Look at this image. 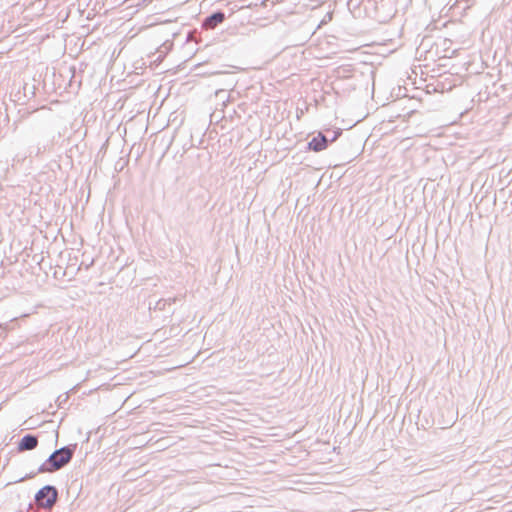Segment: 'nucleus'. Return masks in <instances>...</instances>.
<instances>
[{
	"label": "nucleus",
	"mask_w": 512,
	"mask_h": 512,
	"mask_svg": "<svg viewBox=\"0 0 512 512\" xmlns=\"http://www.w3.org/2000/svg\"><path fill=\"white\" fill-rule=\"evenodd\" d=\"M57 490L52 486H45L36 494V502L40 507L51 508L57 500Z\"/></svg>",
	"instance_id": "f03ea898"
},
{
	"label": "nucleus",
	"mask_w": 512,
	"mask_h": 512,
	"mask_svg": "<svg viewBox=\"0 0 512 512\" xmlns=\"http://www.w3.org/2000/svg\"><path fill=\"white\" fill-rule=\"evenodd\" d=\"M224 14L221 12L215 13L204 22V28L207 30L214 29L219 23L224 21Z\"/></svg>",
	"instance_id": "39448f33"
},
{
	"label": "nucleus",
	"mask_w": 512,
	"mask_h": 512,
	"mask_svg": "<svg viewBox=\"0 0 512 512\" xmlns=\"http://www.w3.org/2000/svg\"><path fill=\"white\" fill-rule=\"evenodd\" d=\"M37 444H38V440L35 436L26 435L21 439L18 449L20 451L32 450V449L36 448Z\"/></svg>",
	"instance_id": "20e7f679"
},
{
	"label": "nucleus",
	"mask_w": 512,
	"mask_h": 512,
	"mask_svg": "<svg viewBox=\"0 0 512 512\" xmlns=\"http://www.w3.org/2000/svg\"><path fill=\"white\" fill-rule=\"evenodd\" d=\"M72 458V452L67 448H62L55 451L48 459L50 467L45 468V471L52 472L60 469L66 465Z\"/></svg>",
	"instance_id": "f257e3e1"
},
{
	"label": "nucleus",
	"mask_w": 512,
	"mask_h": 512,
	"mask_svg": "<svg viewBox=\"0 0 512 512\" xmlns=\"http://www.w3.org/2000/svg\"><path fill=\"white\" fill-rule=\"evenodd\" d=\"M308 147L315 152L322 151L327 148V139L324 135L319 134L308 143Z\"/></svg>",
	"instance_id": "7ed1b4c3"
}]
</instances>
